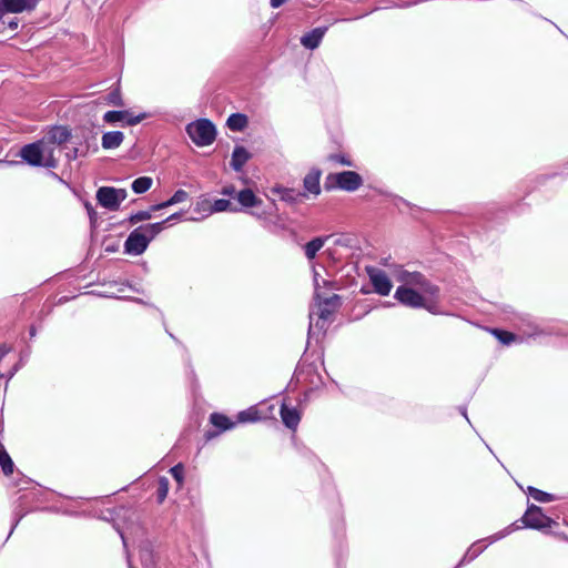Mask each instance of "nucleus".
Instances as JSON below:
<instances>
[{"label": "nucleus", "instance_id": "obj_1", "mask_svg": "<svg viewBox=\"0 0 568 568\" xmlns=\"http://www.w3.org/2000/svg\"><path fill=\"white\" fill-rule=\"evenodd\" d=\"M70 138L71 131L67 126H51L42 139L23 145L19 156L30 166L55 168L62 145Z\"/></svg>", "mask_w": 568, "mask_h": 568}, {"label": "nucleus", "instance_id": "obj_2", "mask_svg": "<svg viewBox=\"0 0 568 568\" xmlns=\"http://www.w3.org/2000/svg\"><path fill=\"white\" fill-rule=\"evenodd\" d=\"M436 293L434 286L425 282L419 274H414L407 284L397 287L395 298L409 307H428V302Z\"/></svg>", "mask_w": 568, "mask_h": 568}, {"label": "nucleus", "instance_id": "obj_3", "mask_svg": "<svg viewBox=\"0 0 568 568\" xmlns=\"http://www.w3.org/2000/svg\"><path fill=\"white\" fill-rule=\"evenodd\" d=\"M185 131L191 141L199 148L211 145L216 139V126L205 118L190 122Z\"/></svg>", "mask_w": 568, "mask_h": 568}, {"label": "nucleus", "instance_id": "obj_4", "mask_svg": "<svg viewBox=\"0 0 568 568\" xmlns=\"http://www.w3.org/2000/svg\"><path fill=\"white\" fill-rule=\"evenodd\" d=\"M304 192L296 189L284 190L281 197L286 201L297 202L305 197L317 196L321 193L320 180H303Z\"/></svg>", "mask_w": 568, "mask_h": 568}, {"label": "nucleus", "instance_id": "obj_5", "mask_svg": "<svg viewBox=\"0 0 568 568\" xmlns=\"http://www.w3.org/2000/svg\"><path fill=\"white\" fill-rule=\"evenodd\" d=\"M145 118V113L134 114L128 110L108 111L103 120L109 124L121 123L122 125H135Z\"/></svg>", "mask_w": 568, "mask_h": 568}, {"label": "nucleus", "instance_id": "obj_6", "mask_svg": "<svg viewBox=\"0 0 568 568\" xmlns=\"http://www.w3.org/2000/svg\"><path fill=\"white\" fill-rule=\"evenodd\" d=\"M523 523L526 527L540 529L550 527L552 520L545 516L539 507L530 506L523 517Z\"/></svg>", "mask_w": 568, "mask_h": 568}, {"label": "nucleus", "instance_id": "obj_7", "mask_svg": "<svg viewBox=\"0 0 568 568\" xmlns=\"http://www.w3.org/2000/svg\"><path fill=\"white\" fill-rule=\"evenodd\" d=\"M126 196V192L122 189L101 187L98 191V200L101 205L108 209H115Z\"/></svg>", "mask_w": 568, "mask_h": 568}, {"label": "nucleus", "instance_id": "obj_8", "mask_svg": "<svg viewBox=\"0 0 568 568\" xmlns=\"http://www.w3.org/2000/svg\"><path fill=\"white\" fill-rule=\"evenodd\" d=\"M148 235H143L142 231L134 230L125 241L124 250L128 254L140 255L148 247Z\"/></svg>", "mask_w": 568, "mask_h": 568}, {"label": "nucleus", "instance_id": "obj_9", "mask_svg": "<svg viewBox=\"0 0 568 568\" xmlns=\"http://www.w3.org/2000/svg\"><path fill=\"white\" fill-rule=\"evenodd\" d=\"M40 0H0V12L21 13L32 11Z\"/></svg>", "mask_w": 568, "mask_h": 568}, {"label": "nucleus", "instance_id": "obj_10", "mask_svg": "<svg viewBox=\"0 0 568 568\" xmlns=\"http://www.w3.org/2000/svg\"><path fill=\"white\" fill-rule=\"evenodd\" d=\"M368 275H369L371 283L374 286V290L378 294H381L383 296H387L390 293L393 284H392L389 277L384 272L376 270V268H369Z\"/></svg>", "mask_w": 568, "mask_h": 568}, {"label": "nucleus", "instance_id": "obj_11", "mask_svg": "<svg viewBox=\"0 0 568 568\" xmlns=\"http://www.w3.org/2000/svg\"><path fill=\"white\" fill-rule=\"evenodd\" d=\"M361 186V180H328L324 189L326 191L342 190L346 192H354Z\"/></svg>", "mask_w": 568, "mask_h": 568}, {"label": "nucleus", "instance_id": "obj_12", "mask_svg": "<svg viewBox=\"0 0 568 568\" xmlns=\"http://www.w3.org/2000/svg\"><path fill=\"white\" fill-rule=\"evenodd\" d=\"M325 31L326 28H316L307 32L301 38L302 45L310 50L316 49L321 44Z\"/></svg>", "mask_w": 568, "mask_h": 568}, {"label": "nucleus", "instance_id": "obj_13", "mask_svg": "<svg viewBox=\"0 0 568 568\" xmlns=\"http://www.w3.org/2000/svg\"><path fill=\"white\" fill-rule=\"evenodd\" d=\"M250 158V152L244 146L237 145L233 150L230 165L234 171L240 172Z\"/></svg>", "mask_w": 568, "mask_h": 568}, {"label": "nucleus", "instance_id": "obj_14", "mask_svg": "<svg viewBox=\"0 0 568 568\" xmlns=\"http://www.w3.org/2000/svg\"><path fill=\"white\" fill-rule=\"evenodd\" d=\"M19 20L10 12H0V34L13 33L18 30Z\"/></svg>", "mask_w": 568, "mask_h": 568}, {"label": "nucleus", "instance_id": "obj_15", "mask_svg": "<svg viewBox=\"0 0 568 568\" xmlns=\"http://www.w3.org/2000/svg\"><path fill=\"white\" fill-rule=\"evenodd\" d=\"M123 139H124V135L122 132L110 131V132H105L102 135L101 144H102V148L105 150H113L121 145V143L123 142Z\"/></svg>", "mask_w": 568, "mask_h": 568}, {"label": "nucleus", "instance_id": "obj_16", "mask_svg": "<svg viewBox=\"0 0 568 568\" xmlns=\"http://www.w3.org/2000/svg\"><path fill=\"white\" fill-rule=\"evenodd\" d=\"M281 417L283 423L290 428L296 427L300 422V415L297 412L286 407L285 405L281 408Z\"/></svg>", "mask_w": 568, "mask_h": 568}, {"label": "nucleus", "instance_id": "obj_17", "mask_svg": "<svg viewBox=\"0 0 568 568\" xmlns=\"http://www.w3.org/2000/svg\"><path fill=\"white\" fill-rule=\"evenodd\" d=\"M226 124L232 131H242L247 125V118L242 113H233L229 116Z\"/></svg>", "mask_w": 568, "mask_h": 568}, {"label": "nucleus", "instance_id": "obj_18", "mask_svg": "<svg viewBox=\"0 0 568 568\" xmlns=\"http://www.w3.org/2000/svg\"><path fill=\"white\" fill-rule=\"evenodd\" d=\"M324 246V240L322 237H315L307 242L304 246L305 255L308 260L315 258L317 252Z\"/></svg>", "mask_w": 568, "mask_h": 568}, {"label": "nucleus", "instance_id": "obj_19", "mask_svg": "<svg viewBox=\"0 0 568 568\" xmlns=\"http://www.w3.org/2000/svg\"><path fill=\"white\" fill-rule=\"evenodd\" d=\"M240 204L244 207L254 206L258 203L257 197L251 190H243L237 194Z\"/></svg>", "mask_w": 568, "mask_h": 568}, {"label": "nucleus", "instance_id": "obj_20", "mask_svg": "<svg viewBox=\"0 0 568 568\" xmlns=\"http://www.w3.org/2000/svg\"><path fill=\"white\" fill-rule=\"evenodd\" d=\"M211 423L222 429V430H227V429H231L233 428L234 426V423L231 422L225 415H222V414H212L211 415Z\"/></svg>", "mask_w": 568, "mask_h": 568}, {"label": "nucleus", "instance_id": "obj_21", "mask_svg": "<svg viewBox=\"0 0 568 568\" xmlns=\"http://www.w3.org/2000/svg\"><path fill=\"white\" fill-rule=\"evenodd\" d=\"M163 224L164 222L153 223L143 227H139V230L142 231L143 235H148V242H150L163 230Z\"/></svg>", "mask_w": 568, "mask_h": 568}, {"label": "nucleus", "instance_id": "obj_22", "mask_svg": "<svg viewBox=\"0 0 568 568\" xmlns=\"http://www.w3.org/2000/svg\"><path fill=\"white\" fill-rule=\"evenodd\" d=\"M163 224L164 222L153 223L143 227H139V230L142 231L143 235H148V242H150L163 230Z\"/></svg>", "mask_w": 568, "mask_h": 568}, {"label": "nucleus", "instance_id": "obj_23", "mask_svg": "<svg viewBox=\"0 0 568 568\" xmlns=\"http://www.w3.org/2000/svg\"><path fill=\"white\" fill-rule=\"evenodd\" d=\"M260 419L258 412L251 407L246 410L240 412L237 415V420L240 423H247V422H256Z\"/></svg>", "mask_w": 568, "mask_h": 568}, {"label": "nucleus", "instance_id": "obj_24", "mask_svg": "<svg viewBox=\"0 0 568 568\" xmlns=\"http://www.w3.org/2000/svg\"><path fill=\"white\" fill-rule=\"evenodd\" d=\"M0 466L6 475H10L13 471V463L10 456L6 452H0Z\"/></svg>", "mask_w": 568, "mask_h": 568}, {"label": "nucleus", "instance_id": "obj_25", "mask_svg": "<svg viewBox=\"0 0 568 568\" xmlns=\"http://www.w3.org/2000/svg\"><path fill=\"white\" fill-rule=\"evenodd\" d=\"M185 196H186V193L184 191H178L169 201H166V202H164L162 204H159V205H154L152 207V210L153 211L160 210L162 207H165V206L172 205L174 203L181 202Z\"/></svg>", "mask_w": 568, "mask_h": 568}, {"label": "nucleus", "instance_id": "obj_26", "mask_svg": "<svg viewBox=\"0 0 568 568\" xmlns=\"http://www.w3.org/2000/svg\"><path fill=\"white\" fill-rule=\"evenodd\" d=\"M528 490H529L530 496L537 501L547 503V501L552 500L551 495H549L548 493L541 491V490H539L537 488H532V487H529Z\"/></svg>", "mask_w": 568, "mask_h": 568}, {"label": "nucleus", "instance_id": "obj_27", "mask_svg": "<svg viewBox=\"0 0 568 568\" xmlns=\"http://www.w3.org/2000/svg\"><path fill=\"white\" fill-rule=\"evenodd\" d=\"M229 210H233L231 207L230 201L220 199V200L214 201V203L211 205L209 211L212 213V212H224V211H229Z\"/></svg>", "mask_w": 568, "mask_h": 568}, {"label": "nucleus", "instance_id": "obj_28", "mask_svg": "<svg viewBox=\"0 0 568 568\" xmlns=\"http://www.w3.org/2000/svg\"><path fill=\"white\" fill-rule=\"evenodd\" d=\"M491 334L495 335L503 344H509L516 339L515 335L507 331L493 329Z\"/></svg>", "mask_w": 568, "mask_h": 568}, {"label": "nucleus", "instance_id": "obj_29", "mask_svg": "<svg viewBox=\"0 0 568 568\" xmlns=\"http://www.w3.org/2000/svg\"><path fill=\"white\" fill-rule=\"evenodd\" d=\"M151 187V180H134L132 189L135 193H143Z\"/></svg>", "mask_w": 568, "mask_h": 568}, {"label": "nucleus", "instance_id": "obj_30", "mask_svg": "<svg viewBox=\"0 0 568 568\" xmlns=\"http://www.w3.org/2000/svg\"><path fill=\"white\" fill-rule=\"evenodd\" d=\"M171 474L178 481L179 486L182 487L183 481H184V468H183L182 464H178L174 467H172Z\"/></svg>", "mask_w": 568, "mask_h": 568}, {"label": "nucleus", "instance_id": "obj_31", "mask_svg": "<svg viewBox=\"0 0 568 568\" xmlns=\"http://www.w3.org/2000/svg\"><path fill=\"white\" fill-rule=\"evenodd\" d=\"M169 493V481L166 478H161L159 483V503H163Z\"/></svg>", "mask_w": 568, "mask_h": 568}, {"label": "nucleus", "instance_id": "obj_32", "mask_svg": "<svg viewBox=\"0 0 568 568\" xmlns=\"http://www.w3.org/2000/svg\"><path fill=\"white\" fill-rule=\"evenodd\" d=\"M151 213L148 212V211H142V212H139L134 215H132L130 217V221L135 223V222H139V221H146V220H150L151 219Z\"/></svg>", "mask_w": 568, "mask_h": 568}, {"label": "nucleus", "instance_id": "obj_33", "mask_svg": "<svg viewBox=\"0 0 568 568\" xmlns=\"http://www.w3.org/2000/svg\"><path fill=\"white\" fill-rule=\"evenodd\" d=\"M327 178H361L358 173L354 171H344L335 174H328Z\"/></svg>", "mask_w": 568, "mask_h": 568}, {"label": "nucleus", "instance_id": "obj_34", "mask_svg": "<svg viewBox=\"0 0 568 568\" xmlns=\"http://www.w3.org/2000/svg\"><path fill=\"white\" fill-rule=\"evenodd\" d=\"M314 283H315V286H316V291L320 290L321 283L323 285H328V282H326L324 278H321L320 274L315 270H314Z\"/></svg>", "mask_w": 568, "mask_h": 568}, {"label": "nucleus", "instance_id": "obj_35", "mask_svg": "<svg viewBox=\"0 0 568 568\" xmlns=\"http://www.w3.org/2000/svg\"><path fill=\"white\" fill-rule=\"evenodd\" d=\"M109 102L113 103V104H120L121 103V99H120L119 93L118 92H112L109 95Z\"/></svg>", "mask_w": 568, "mask_h": 568}, {"label": "nucleus", "instance_id": "obj_36", "mask_svg": "<svg viewBox=\"0 0 568 568\" xmlns=\"http://www.w3.org/2000/svg\"><path fill=\"white\" fill-rule=\"evenodd\" d=\"M332 160H334L343 165H348V166L352 165L351 161L346 160L344 156H341V155H335L332 158Z\"/></svg>", "mask_w": 568, "mask_h": 568}, {"label": "nucleus", "instance_id": "obj_37", "mask_svg": "<svg viewBox=\"0 0 568 568\" xmlns=\"http://www.w3.org/2000/svg\"><path fill=\"white\" fill-rule=\"evenodd\" d=\"M322 176V171L320 169H312L310 171V173L306 175V178H321Z\"/></svg>", "mask_w": 568, "mask_h": 568}, {"label": "nucleus", "instance_id": "obj_38", "mask_svg": "<svg viewBox=\"0 0 568 568\" xmlns=\"http://www.w3.org/2000/svg\"><path fill=\"white\" fill-rule=\"evenodd\" d=\"M286 0H271V7L272 8H278L281 7Z\"/></svg>", "mask_w": 568, "mask_h": 568}, {"label": "nucleus", "instance_id": "obj_39", "mask_svg": "<svg viewBox=\"0 0 568 568\" xmlns=\"http://www.w3.org/2000/svg\"><path fill=\"white\" fill-rule=\"evenodd\" d=\"M11 164H13V163L12 162H8V161H0V169L9 166Z\"/></svg>", "mask_w": 568, "mask_h": 568}, {"label": "nucleus", "instance_id": "obj_40", "mask_svg": "<svg viewBox=\"0 0 568 568\" xmlns=\"http://www.w3.org/2000/svg\"><path fill=\"white\" fill-rule=\"evenodd\" d=\"M338 296L337 295H333L332 300H337Z\"/></svg>", "mask_w": 568, "mask_h": 568}]
</instances>
